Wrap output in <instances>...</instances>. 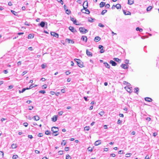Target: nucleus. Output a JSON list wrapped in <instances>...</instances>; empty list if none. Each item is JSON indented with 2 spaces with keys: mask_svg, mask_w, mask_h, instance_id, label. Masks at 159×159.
Instances as JSON below:
<instances>
[{
  "mask_svg": "<svg viewBox=\"0 0 159 159\" xmlns=\"http://www.w3.org/2000/svg\"><path fill=\"white\" fill-rule=\"evenodd\" d=\"M74 61L77 62V64L80 67H82L83 66V63L81 62V61L77 59H75L74 60Z\"/></svg>",
  "mask_w": 159,
  "mask_h": 159,
  "instance_id": "obj_1",
  "label": "nucleus"
},
{
  "mask_svg": "<svg viewBox=\"0 0 159 159\" xmlns=\"http://www.w3.org/2000/svg\"><path fill=\"white\" fill-rule=\"evenodd\" d=\"M79 31L82 34H84L87 32L88 30L83 27H80L79 29Z\"/></svg>",
  "mask_w": 159,
  "mask_h": 159,
  "instance_id": "obj_2",
  "label": "nucleus"
},
{
  "mask_svg": "<svg viewBox=\"0 0 159 159\" xmlns=\"http://www.w3.org/2000/svg\"><path fill=\"white\" fill-rule=\"evenodd\" d=\"M51 130L53 132L52 133L54 134L57 132L59 130V129L57 127H53L51 128Z\"/></svg>",
  "mask_w": 159,
  "mask_h": 159,
  "instance_id": "obj_3",
  "label": "nucleus"
},
{
  "mask_svg": "<svg viewBox=\"0 0 159 159\" xmlns=\"http://www.w3.org/2000/svg\"><path fill=\"white\" fill-rule=\"evenodd\" d=\"M81 12L82 13H87V14H89V11L86 8H83V9H82L81 10Z\"/></svg>",
  "mask_w": 159,
  "mask_h": 159,
  "instance_id": "obj_4",
  "label": "nucleus"
},
{
  "mask_svg": "<svg viewBox=\"0 0 159 159\" xmlns=\"http://www.w3.org/2000/svg\"><path fill=\"white\" fill-rule=\"evenodd\" d=\"M98 48L99 49H101V50L100 51V52L101 53H102L104 52L105 50L103 49V47L101 45H99L98 47Z\"/></svg>",
  "mask_w": 159,
  "mask_h": 159,
  "instance_id": "obj_5",
  "label": "nucleus"
},
{
  "mask_svg": "<svg viewBox=\"0 0 159 159\" xmlns=\"http://www.w3.org/2000/svg\"><path fill=\"white\" fill-rule=\"evenodd\" d=\"M69 29L72 32L75 33L76 32V30H75L73 26H70L69 27Z\"/></svg>",
  "mask_w": 159,
  "mask_h": 159,
  "instance_id": "obj_6",
  "label": "nucleus"
},
{
  "mask_svg": "<svg viewBox=\"0 0 159 159\" xmlns=\"http://www.w3.org/2000/svg\"><path fill=\"white\" fill-rule=\"evenodd\" d=\"M88 6V2L87 1H85L84 2L83 4V7L84 8H86Z\"/></svg>",
  "mask_w": 159,
  "mask_h": 159,
  "instance_id": "obj_7",
  "label": "nucleus"
},
{
  "mask_svg": "<svg viewBox=\"0 0 159 159\" xmlns=\"http://www.w3.org/2000/svg\"><path fill=\"white\" fill-rule=\"evenodd\" d=\"M51 34L52 36L53 37H57V38L58 37V34L56 33H55L54 32H51Z\"/></svg>",
  "mask_w": 159,
  "mask_h": 159,
  "instance_id": "obj_8",
  "label": "nucleus"
},
{
  "mask_svg": "<svg viewBox=\"0 0 159 159\" xmlns=\"http://www.w3.org/2000/svg\"><path fill=\"white\" fill-rule=\"evenodd\" d=\"M120 66L122 68L124 69H127L128 68V66L126 65L125 64H122L121 66Z\"/></svg>",
  "mask_w": 159,
  "mask_h": 159,
  "instance_id": "obj_9",
  "label": "nucleus"
},
{
  "mask_svg": "<svg viewBox=\"0 0 159 159\" xmlns=\"http://www.w3.org/2000/svg\"><path fill=\"white\" fill-rule=\"evenodd\" d=\"M57 116H56V115L54 116H53L52 118V120L53 122H55L57 121Z\"/></svg>",
  "mask_w": 159,
  "mask_h": 159,
  "instance_id": "obj_10",
  "label": "nucleus"
},
{
  "mask_svg": "<svg viewBox=\"0 0 159 159\" xmlns=\"http://www.w3.org/2000/svg\"><path fill=\"white\" fill-rule=\"evenodd\" d=\"M70 20L73 21V23L76 25L77 24L76 23L77 22L76 20L74 17H70Z\"/></svg>",
  "mask_w": 159,
  "mask_h": 159,
  "instance_id": "obj_11",
  "label": "nucleus"
},
{
  "mask_svg": "<svg viewBox=\"0 0 159 159\" xmlns=\"http://www.w3.org/2000/svg\"><path fill=\"white\" fill-rule=\"evenodd\" d=\"M81 39L84 41L86 42L87 40V38L86 36H83L82 37Z\"/></svg>",
  "mask_w": 159,
  "mask_h": 159,
  "instance_id": "obj_12",
  "label": "nucleus"
},
{
  "mask_svg": "<svg viewBox=\"0 0 159 159\" xmlns=\"http://www.w3.org/2000/svg\"><path fill=\"white\" fill-rule=\"evenodd\" d=\"M110 63L111 64L112 66H115L117 65V63L114 61L112 60H111Z\"/></svg>",
  "mask_w": 159,
  "mask_h": 159,
  "instance_id": "obj_13",
  "label": "nucleus"
},
{
  "mask_svg": "<svg viewBox=\"0 0 159 159\" xmlns=\"http://www.w3.org/2000/svg\"><path fill=\"white\" fill-rule=\"evenodd\" d=\"M101 143V140H98L97 141H96L95 143L94 144L95 146H97L99 144H100Z\"/></svg>",
  "mask_w": 159,
  "mask_h": 159,
  "instance_id": "obj_14",
  "label": "nucleus"
},
{
  "mask_svg": "<svg viewBox=\"0 0 159 159\" xmlns=\"http://www.w3.org/2000/svg\"><path fill=\"white\" fill-rule=\"evenodd\" d=\"M101 39L100 38L99 36H96V37L94 39V40L96 42H97L100 41Z\"/></svg>",
  "mask_w": 159,
  "mask_h": 159,
  "instance_id": "obj_15",
  "label": "nucleus"
},
{
  "mask_svg": "<svg viewBox=\"0 0 159 159\" xmlns=\"http://www.w3.org/2000/svg\"><path fill=\"white\" fill-rule=\"evenodd\" d=\"M66 42H68L69 43H74V41L68 39H66Z\"/></svg>",
  "mask_w": 159,
  "mask_h": 159,
  "instance_id": "obj_16",
  "label": "nucleus"
},
{
  "mask_svg": "<svg viewBox=\"0 0 159 159\" xmlns=\"http://www.w3.org/2000/svg\"><path fill=\"white\" fill-rule=\"evenodd\" d=\"M145 100L147 102H151L152 101V98H148V97H146L145 98Z\"/></svg>",
  "mask_w": 159,
  "mask_h": 159,
  "instance_id": "obj_17",
  "label": "nucleus"
},
{
  "mask_svg": "<svg viewBox=\"0 0 159 159\" xmlns=\"http://www.w3.org/2000/svg\"><path fill=\"white\" fill-rule=\"evenodd\" d=\"M125 88L126 89L127 91L129 93H131V90L130 88L128 86H126L125 87Z\"/></svg>",
  "mask_w": 159,
  "mask_h": 159,
  "instance_id": "obj_18",
  "label": "nucleus"
},
{
  "mask_svg": "<svg viewBox=\"0 0 159 159\" xmlns=\"http://www.w3.org/2000/svg\"><path fill=\"white\" fill-rule=\"evenodd\" d=\"M34 120L37 121L39 120L40 119L39 117L38 116H34L33 118Z\"/></svg>",
  "mask_w": 159,
  "mask_h": 159,
  "instance_id": "obj_19",
  "label": "nucleus"
},
{
  "mask_svg": "<svg viewBox=\"0 0 159 159\" xmlns=\"http://www.w3.org/2000/svg\"><path fill=\"white\" fill-rule=\"evenodd\" d=\"M45 25V23L43 21H41L39 24V25L42 27H44Z\"/></svg>",
  "mask_w": 159,
  "mask_h": 159,
  "instance_id": "obj_20",
  "label": "nucleus"
},
{
  "mask_svg": "<svg viewBox=\"0 0 159 159\" xmlns=\"http://www.w3.org/2000/svg\"><path fill=\"white\" fill-rule=\"evenodd\" d=\"M105 5V3L104 2H101L99 4L100 7L101 8L103 7Z\"/></svg>",
  "mask_w": 159,
  "mask_h": 159,
  "instance_id": "obj_21",
  "label": "nucleus"
},
{
  "mask_svg": "<svg viewBox=\"0 0 159 159\" xmlns=\"http://www.w3.org/2000/svg\"><path fill=\"white\" fill-rule=\"evenodd\" d=\"M134 0H128V4L129 5H132L134 3Z\"/></svg>",
  "mask_w": 159,
  "mask_h": 159,
  "instance_id": "obj_22",
  "label": "nucleus"
},
{
  "mask_svg": "<svg viewBox=\"0 0 159 159\" xmlns=\"http://www.w3.org/2000/svg\"><path fill=\"white\" fill-rule=\"evenodd\" d=\"M34 37V35L32 34H30L28 35V39H32Z\"/></svg>",
  "mask_w": 159,
  "mask_h": 159,
  "instance_id": "obj_23",
  "label": "nucleus"
},
{
  "mask_svg": "<svg viewBox=\"0 0 159 159\" xmlns=\"http://www.w3.org/2000/svg\"><path fill=\"white\" fill-rule=\"evenodd\" d=\"M123 12H124V13L125 15H131V13L130 12H129V11H125L124 10Z\"/></svg>",
  "mask_w": 159,
  "mask_h": 159,
  "instance_id": "obj_24",
  "label": "nucleus"
},
{
  "mask_svg": "<svg viewBox=\"0 0 159 159\" xmlns=\"http://www.w3.org/2000/svg\"><path fill=\"white\" fill-rule=\"evenodd\" d=\"M115 7L117 9H119L121 8V6L120 4H117L115 5Z\"/></svg>",
  "mask_w": 159,
  "mask_h": 159,
  "instance_id": "obj_25",
  "label": "nucleus"
},
{
  "mask_svg": "<svg viewBox=\"0 0 159 159\" xmlns=\"http://www.w3.org/2000/svg\"><path fill=\"white\" fill-rule=\"evenodd\" d=\"M113 60L119 63L120 62H121V60L117 58H113Z\"/></svg>",
  "mask_w": 159,
  "mask_h": 159,
  "instance_id": "obj_26",
  "label": "nucleus"
},
{
  "mask_svg": "<svg viewBox=\"0 0 159 159\" xmlns=\"http://www.w3.org/2000/svg\"><path fill=\"white\" fill-rule=\"evenodd\" d=\"M104 64L105 65V66L107 68H109L110 66L107 62H104Z\"/></svg>",
  "mask_w": 159,
  "mask_h": 159,
  "instance_id": "obj_27",
  "label": "nucleus"
},
{
  "mask_svg": "<svg viewBox=\"0 0 159 159\" xmlns=\"http://www.w3.org/2000/svg\"><path fill=\"white\" fill-rule=\"evenodd\" d=\"M152 7L151 6H149L147 8V10L148 11H150L152 9Z\"/></svg>",
  "mask_w": 159,
  "mask_h": 159,
  "instance_id": "obj_28",
  "label": "nucleus"
},
{
  "mask_svg": "<svg viewBox=\"0 0 159 159\" xmlns=\"http://www.w3.org/2000/svg\"><path fill=\"white\" fill-rule=\"evenodd\" d=\"M139 89L138 87L135 88L134 89V92L135 93H137V94H138V93H137L139 91Z\"/></svg>",
  "mask_w": 159,
  "mask_h": 159,
  "instance_id": "obj_29",
  "label": "nucleus"
},
{
  "mask_svg": "<svg viewBox=\"0 0 159 159\" xmlns=\"http://www.w3.org/2000/svg\"><path fill=\"white\" fill-rule=\"evenodd\" d=\"M45 134L47 135H50L51 134V132L50 131L47 130L45 132Z\"/></svg>",
  "mask_w": 159,
  "mask_h": 159,
  "instance_id": "obj_30",
  "label": "nucleus"
},
{
  "mask_svg": "<svg viewBox=\"0 0 159 159\" xmlns=\"http://www.w3.org/2000/svg\"><path fill=\"white\" fill-rule=\"evenodd\" d=\"M66 141L65 140H63L62 142L61 143V145L65 146L66 144Z\"/></svg>",
  "mask_w": 159,
  "mask_h": 159,
  "instance_id": "obj_31",
  "label": "nucleus"
},
{
  "mask_svg": "<svg viewBox=\"0 0 159 159\" xmlns=\"http://www.w3.org/2000/svg\"><path fill=\"white\" fill-rule=\"evenodd\" d=\"M11 147L12 148L15 149L16 148L17 146L16 145V144H13L11 145Z\"/></svg>",
  "mask_w": 159,
  "mask_h": 159,
  "instance_id": "obj_32",
  "label": "nucleus"
},
{
  "mask_svg": "<svg viewBox=\"0 0 159 159\" xmlns=\"http://www.w3.org/2000/svg\"><path fill=\"white\" fill-rule=\"evenodd\" d=\"M107 12V10H103L102 11V12H101V14H102V15H104V14H105V13Z\"/></svg>",
  "mask_w": 159,
  "mask_h": 159,
  "instance_id": "obj_33",
  "label": "nucleus"
},
{
  "mask_svg": "<svg viewBox=\"0 0 159 159\" xmlns=\"http://www.w3.org/2000/svg\"><path fill=\"white\" fill-rule=\"evenodd\" d=\"M18 158V156L16 155H13V156H12V158L13 159H16L17 158Z\"/></svg>",
  "mask_w": 159,
  "mask_h": 159,
  "instance_id": "obj_34",
  "label": "nucleus"
},
{
  "mask_svg": "<svg viewBox=\"0 0 159 159\" xmlns=\"http://www.w3.org/2000/svg\"><path fill=\"white\" fill-rule=\"evenodd\" d=\"M66 12L67 14H69L71 13V11L70 10L66 9Z\"/></svg>",
  "mask_w": 159,
  "mask_h": 159,
  "instance_id": "obj_35",
  "label": "nucleus"
},
{
  "mask_svg": "<svg viewBox=\"0 0 159 159\" xmlns=\"http://www.w3.org/2000/svg\"><path fill=\"white\" fill-rule=\"evenodd\" d=\"M11 12L14 14L15 16H17V15L16 14V13H17V12H15V11H13V10H11Z\"/></svg>",
  "mask_w": 159,
  "mask_h": 159,
  "instance_id": "obj_36",
  "label": "nucleus"
},
{
  "mask_svg": "<svg viewBox=\"0 0 159 159\" xmlns=\"http://www.w3.org/2000/svg\"><path fill=\"white\" fill-rule=\"evenodd\" d=\"M28 89H28V88H23V89H22V91H21V92H22V93H23L26 90H28Z\"/></svg>",
  "mask_w": 159,
  "mask_h": 159,
  "instance_id": "obj_37",
  "label": "nucleus"
},
{
  "mask_svg": "<svg viewBox=\"0 0 159 159\" xmlns=\"http://www.w3.org/2000/svg\"><path fill=\"white\" fill-rule=\"evenodd\" d=\"M84 130L85 131H88L89 130V126H86L84 128Z\"/></svg>",
  "mask_w": 159,
  "mask_h": 159,
  "instance_id": "obj_38",
  "label": "nucleus"
},
{
  "mask_svg": "<svg viewBox=\"0 0 159 159\" xmlns=\"http://www.w3.org/2000/svg\"><path fill=\"white\" fill-rule=\"evenodd\" d=\"M66 159H71V157L69 155L67 154L66 156Z\"/></svg>",
  "mask_w": 159,
  "mask_h": 159,
  "instance_id": "obj_39",
  "label": "nucleus"
},
{
  "mask_svg": "<svg viewBox=\"0 0 159 159\" xmlns=\"http://www.w3.org/2000/svg\"><path fill=\"white\" fill-rule=\"evenodd\" d=\"M63 151H59L58 152V154L59 155H61L63 154Z\"/></svg>",
  "mask_w": 159,
  "mask_h": 159,
  "instance_id": "obj_40",
  "label": "nucleus"
},
{
  "mask_svg": "<svg viewBox=\"0 0 159 159\" xmlns=\"http://www.w3.org/2000/svg\"><path fill=\"white\" fill-rule=\"evenodd\" d=\"M98 26L101 27H104V25L101 23H99Z\"/></svg>",
  "mask_w": 159,
  "mask_h": 159,
  "instance_id": "obj_41",
  "label": "nucleus"
},
{
  "mask_svg": "<svg viewBox=\"0 0 159 159\" xmlns=\"http://www.w3.org/2000/svg\"><path fill=\"white\" fill-rule=\"evenodd\" d=\"M4 152L2 151H0V156H1L2 157H3L4 156Z\"/></svg>",
  "mask_w": 159,
  "mask_h": 159,
  "instance_id": "obj_42",
  "label": "nucleus"
},
{
  "mask_svg": "<svg viewBox=\"0 0 159 159\" xmlns=\"http://www.w3.org/2000/svg\"><path fill=\"white\" fill-rule=\"evenodd\" d=\"M104 112L103 111H100L99 114L101 116H102L103 115H104Z\"/></svg>",
  "mask_w": 159,
  "mask_h": 159,
  "instance_id": "obj_43",
  "label": "nucleus"
},
{
  "mask_svg": "<svg viewBox=\"0 0 159 159\" xmlns=\"http://www.w3.org/2000/svg\"><path fill=\"white\" fill-rule=\"evenodd\" d=\"M39 93H42L43 94H44L45 93V90H41L39 91Z\"/></svg>",
  "mask_w": 159,
  "mask_h": 159,
  "instance_id": "obj_44",
  "label": "nucleus"
},
{
  "mask_svg": "<svg viewBox=\"0 0 159 159\" xmlns=\"http://www.w3.org/2000/svg\"><path fill=\"white\" fill-rule=\"evenodd\" d=\"M110 7V5L109 4H107L105 6V7L106 8H109Z\"/></svg>",
  "mask_w": 159,
  "mask_h": 159,
  "instance_id": "obj_45",
  "label": "nucleus"
},
{
  "mask_svg": "<svg viewBox=\"0 0 159 159\" xmlns=\"http://www.w3.org/2000/svg\"><path fill=\"white\" fill-rule=\"evenodd\" d=\"M131 154V153H127L125 154V157H129L130 156V155Z\"/></svg>",
  "mask_w": 159,
  "mask_h": 159,
  "instance_id": "obj_46",
  "label": "nucleus"
},
{
  "mask_svg": "<svg viewBox=\"0 0 159 159\" xmlns=\"http://www.w3.org/2000/svg\"><path fill=\"white\" fill-rule=\"evenodd\" d=\"M86 54L87 55L89 56V49H87L86 51Z\"/></svg>",
  "mask_w": 159,
  "mask_h": 159,
  "instance_id": "obj_47",
  "label": "nucleus"
},
{
  "mask_svg": "<svg viewBox=\"0 0 159 159\" xmlns=\"http://www.w3.org/2000/svg\"><path fill=\"white\" fill-rule=\"evenodd\" d=\"M41 66L42 68L44 69L46 66V65H45L44 64H42L41 65Z\"/></svg>",
  "mask_w": 159,
  "mask_h": 159,
  "instance_id": "obj_48",
  "label": "nucleus"
},
{
  "mask_svg": "<svg viewBox=\"0 0 159 159\" xmlns=\"http://www.w3.org/2000/svg\"><path fill=\"white\" fill-rule=\"evenodd\" d=\"M43 134L42 133H39L38 134V136L39 137H41L43 136Z\"/></svg>",
  "mask_w": 159,
  "mask_h": 159,
  "instance_id": "obj_49",
  "label": "nucleus"
},
{
  "mask_svg": "<svg viewBox=\"0 0 159 159\" xmlns=\"http://www.w3.org/2000/svg\"><path fill=\"white\" fill-rule=\"evenodd\" d=\"M129 62V60L127 59H126L125 60V62L126 64H128Z\"/></svg>",
  "mask_w": 159,
  "mask_h": 159,
  "instance_id": "obj_50",
  "label": "nucleus"
},
{
  "mask_svg": "<svg viewBox=\"0 0 159 159\" xmlns=\"http://www.w3.org/2000/svg\"><path fill=\"white\" fill-rule=\"evenodd\" d=\"M27 71H24L22 73V75L23 76L25 75V74H26L27 73Z\"/></svg>",
  "mask_w": 159,
  "mask_h": 159,
  "instance_id": "obj_51",
  "label": "nucleus"
},
{
  "mask_svg": "<svg viewBox=\"0 0 159 159\" xmlns=\"http://www.w3.org/2000/svg\"><path fill=\"white\" fill-rule=\"evenodd\" d=\"M43 89H45L47 88V85L46 84H44L43 85Z\"/></svg>",
  "mask_w": 159,
  "mask_h": 159,
  "instance_id": "obj_52",
  "label": "nucleus"
},
{
  "mask_svg": "<svg viewBox=\"0 0 159 159\" xmlns=\"http://www.w3.org/2000/svg\"><path fill=\"white\" fill-rule=\"evenodd\" d=\"M23 125L25 126V127H27L28 126V124L26 123V122H25V123H23Z\"/></svg>",
  "mask_w": 159,
  "mask_h": 159,
  "instance_id": "obj_53",
  "label": "nucleus"
},
{
  "mask_svg": "<svg viewBox=\"0 0 159 159\" xmlns=\"http://www.w3.org/2000/svg\"><path fill=\"white\" fill-rule=\"evenodd\" d=\"M110 157H115L116 156V155L115 154H114V153H112V154H110Z\"/></svg>",
  "mask_w": 159,
  "mask_h": 159,
  "instance_id": "obj_54",
  "label": "nucleus"
},
{
  "mask_svg": "<svg viewBox=\"0 0 159 159\" xmlns=\"http://www.w3.org/2000/svg\"><path fill=\"white\" fill-rule=\"evenodd\" d=\"M66 73L67 75H68L70 73V72H69V71H66Z\"/></svg>",
  "mask_w": 159,
  "mask_h": 159,
  "instance_id": "obj_55",
  "label": "nucleus"
},
{
  "mask_svg": "<svg viewBox=\"0 0 159 159\" xmlns=\"http://www.w3.org/2000/svg\"><path fill=\"white\" fill-rule=\"evenodd\" d=\"M69 147H66L65 148V151H67L69 150Z\"/></svg>",
  "mask_w": 159,
  "mask_h": 159,
  "instance_id": "obj_56",
  "label": "nucleus"
},
{
  "mask_svg": "<svg viewBox=\"0 0 159 159\" xmlns=\"http://www.w3.org/2000/svg\"><path fill=\"white\" fill-rule=\"evenodd\" d=\"M123 153V151L122 150H120L118 152V153L120 154H122Z\"/></svg>",
  "mask_w": 159,
  "mask_h": 159,
  "instance_id": "obj_57",
  "label": "nucleus"
},
{
  "mask_svg": "<svg viewBox=\"0 0 159 159\" xmlns=\"http://www.w3.org/2000/svg\"><path fill=\"white\" fill-rule=\"evenodd\" d=\"M32 102V101L30 100H27L26 101V102L27 103L30 104Z\"/></svg>",
  "mask_w": 159,
  "mask_h": 159,
  "instance_id": "obj_58",
  "label": "nucleus"
},
{
  "mask_svg": "<svg viewBox=\"0 0 159 159\" xmlns=\"http://www.w3.org/2000/svg\"><path fill=\"white\" fill-rule=\"evenodd\" d=\"M25 25H27V26H30V25L28 23V22H27V21H26L25 23Z\"/></svg>",
  "mask_w": 159,
  "mask_h": 159,
  "instance_id": "obj_59",
  "label": "nucleus"
},
{
  "mask_svg": "<svg viewBox=\"0 0 159 159\" xmlns=\"http://www.w3.org/2000/svg\"><path fill=\"white\" fill-rule=\"evenodd\" d=\"M121 123V121L120 120H118L117 121V123L118 124H120Z\"/></svg>",
  "mask_w": 159,
  "mask_h": 159,
  "instance_id": "obj_60",
  "label": "nucleus"
},
{
  "mask_svg": "<svg viewBox=\"0 0 159 159\" xmlns=\"http://www.w3.org/2000/svg\"><path fill=\"white\" fill-rule=\"evenodd\" d=\"M12 2H9L8 3V5L9 6H11L12 5Z\"/></svg>",
  "mask_w": 159,
  "mask_h": 159,
  "instance_id": "obj_61",
  "label": "nucleus"
},
{
  "mask_svg": "<svg viewBox=\"0 0 159 159\" xmlns=\"http://www.w3.org/2000/svg\"><path fill=\"white\" fill-rule=\"evenodd\" d=\"M28 137L29 138H30V139H32L33 138V136L31 135H28Z\"/></svg>",
  "mask_w": 159,
  "mask_h": 159,
  "instance_id": "obj_62",
  "label": "nucleus"
},
{
  "mask_svg": "<svg viewBox=\"0 0 159 159\" xmlns=\"http://www.w3.org/2000/svg\"><path fill=\"white\" fill-rule=\"evenodd\" d=\"M62 113H63V112L62 111H60V112H58V115L59 116H61V115H62Z\"/></svg>",
  "mask_w": 159,
  "mask_h": 159,
  "instance_id": "obj_63",
  "label": "nucleus"
},
{
  "mask_svg": "<svg viewBox=\"0 0 159 159\" xmlns=\"http://www.w3.org/2000/svg\"><path fill=\"white\" fill-rule=\"evenodd\" d=\"M41 80L42 81H44L45 80H46V79L44 78H42L41 79Z\"/></svg>",
  "mask_w": 159,
  "mask_h": 159,
  "instance_id": "obj_64",
  "label": "nucleus"
}]
</instances>
